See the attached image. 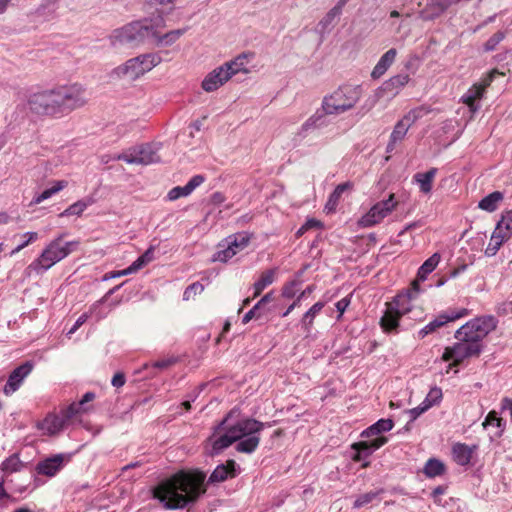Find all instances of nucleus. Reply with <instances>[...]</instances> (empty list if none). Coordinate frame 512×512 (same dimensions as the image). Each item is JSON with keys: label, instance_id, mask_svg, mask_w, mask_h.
Returning <instances> with one entry per match:
<instances>
[{"label": "nucleus", "instance_id": "5fc2aeb1", "mask_svg": "<svg viewBox=\"0 0 512 512\" xmlns=\"http://www.w3.org/2000/svg\"><path fill=\"white\" fill-rule=\"evenodd\" d=\"M307 127L308 125L302 124L298 131L291 138V142L294 147L299 146L302 143V141L310 135Z\"/></svg>", "mask_w": 512, "mask_h": 512}, {"label": "nucleus", "instance_id": "c756f323", "mask_svg": "<svg viewBox=\"0 0 512 512\" xmlns=\"http://www.w3.org/2000/svg\"><path fill=\"white\" fill-rule=\"evenodd\" d=\"M393 426L394 423L391 419H380L376 423L365 429L361 433V436L367 438L371 436H376L380 433L392 430Z\"/></svg>", "mask_w": 512, "mask_h": 512}, {"label": "nucleus", "instance_id": "423d86ee", "mask_svg": "<svg viewBox=\"0 0 512 512\" xmlns=\"http://www.w3.org/2000/svg\"><path fill=\"white\" fill-rule=\"evenodd\" d=\"M362 95L361 85L343 84L323 98L321 108L324 114L340 115L353 109Z\"/></svg>", "mask_w": 512, "mask_h": 512}, {"label": "nucleus", "instance_id": "2f4dec72", "mask_svg": "<svg viewBox=\"0 0 512 512\" xmlns=\"http://www.w3.org/2000/svg\"><path fill=\"white\" fill-rule=\"evenodd\" d=\"M326 116H328V114H324V111L322 109H321V111L317 110L303 124L308 125L307 129L309 130V133L312 134L316 130H319V129L327 126Z\"/></svg>", "mask_w": 512, "mask_h": 512}, {"label": "nucleus", "instance_id": "f03ea898", "mask_svg": "<svg viewBox=\"0 0 512 512\" xmlns=\"http://www.w3.org/2000/svg\"><path fill=\"white\" fill-rule=\"evenodd\" d=\"M205 480L206 473L203 471H180L155 487L153 496L166 509H182L190 504H194L205 494Z\"/></svg>", "mask_w": 512, "mask_h": 512}, {"label": "nucleus", "instance_id": "e2e57ef3", "mask_svg": "<svg viewBox=\"0 0 512 512\" xmlns=\"http://www.w3.org/2000/svg\"><path fill=\"white\" fill-rule=\"evenodd\" d=\"M504 34H495L491 37L484 45L486 51H492L496 47L497 44L503 39Z\"/></svg>", "mask_w": 512, "mask_h": 512}, {"label": "nucleus", "instance_id": "39448f33", "mask_svg": "<svg viewBox=\"0 0 512 512\" xmlns=\"http://www.w3.org/2000/svg\"><path fill=\"white\" fill-rule=\"evenodd\" d=\"M64 233L57 236L50 241L43 249L37 259H35L28 268L36 274L41 275L49 270L56 263L66 258L69 254L74 252L78 245V241L63 242Z\"/></svg>", "mask_w": 512, "mask_h": 512}, {"label": "nucleus", "instance_id": "79ce46f5", "mask_svg": "<svg viewBox=\"0 0 512 512\" xmlns=\"http://www.w3.org/2000/svg\"><path fill=\"white\" fill-rule=\"evenodd\" d=\"M87 409L85 407H81V405L78 402L71 403L68 407H66L64 410H62V416L65 419V421L71 420L76 415L85 412Z\"/></svg>", "mask_w": 512, "mask_h": 512}, {"label": "nucleus", "instance_id": "72a5a7b5", "mask_svg": "<svg viewBox=\"0 0 512 512\" xmlns=\"http://www.w3.org/2000/svg\"><path fill=\"white\" fill-rule=\"evenodd\" d=\"M440 261V255L438 253H434L431 257H429L419 268L417 273V280L424 281L426 277L437 267Z\"/></svg>", "mask_w": 512, "mask_h": 512}, {"label": "nucleus", "instance_id": "58836bf2", "mask_svg": "<svg viewBox=\"0 0 512 512\" xmlns=\"http://www.w3.org/2000/svg\"><path fill=\"white\" fill-rule=\"evenodd\" d=\"M2 470L7 473L18 472L23 467L18 454H13L2 462Z\"/></svg>", "mask_w": 512, "mask_h": 512}, {"label": "nucleus", "instance_id": "69168bd1", "mask_svg": "<svg viewBox=\"0 0 512 512\" xmlns=\"http://www.w3.org/2000/svg\"><path fill=\"white\" fill-rule=\"evenodd\" d=\"M88 319V315L86 313L82 314L68 331L67 335H72L77 331V329L82 326Z\"/></svg>", "mask_w": 512, "mask_h": 512}, {"label": "nucleus", "instance_id": "ea45409f", "mask_svg": "<svg viewBox=\"0 0 512 512\" xmlns=\"http://www.w3.org/2000/svg\"><path fill=\"white\" fill-rule=\"evenodd\" d=\"M391 64L390 55L383 54L371 73L372 78H380Z\"/></svg>", "mask_w": 512, "mask_h": 512}, {"label": "nucleus", "instance_id": "de8ad7c7", "mask_svg": "<svg viewBox=\"0 0 512 512\" xmlns=\"http://www.w3.org/2000/svg\"><path fill=\"white\" fill-rule=\"evenodd\" d=\"M149 264V262L144 258L143 255L139 256L129 267H127L124 270L120 271V274H132L140 269H142L144 266Z\"/></svg>", "mask_w": 512, "mask_h": 512}, {"label": "nucleus", "instance_id": "c03bdc74", "mask_svg": "<svg viewBox=\"0 0 512 512\" xmlns=\"http://www.w3.org/2000/svg\"><path fill=\"white\" fill-rule=\"evenodd\" d=\"M24 240L17 245L11 252V254H16L20 252L22 249L27 247L29 244L35 242L38 239V233L37 232H26L22 234L21 236Z\"/></svg>", "mask_w": 512, "mask_h": 512}, {"label": "nucleus", "instance_id": "cd10ccee", "mask_svg": "<svg viewBox=\"0 0 512 512\" xmlns=\"http://www.w3.org/2000/svg\"><path fill=\"white\" fill-rule=\"evenodd\" d=\"M250 235L246 232H240L228 236L224 241L229 247L233 248L235 255L244 250L250 243Z\"/></svg>", "mask_w": 512, "mask_h": 512}, {"label": "nucleus", "instance_id": "0eeeda50", "mask_svg": "<svg viewBox=\"0 0 512 512\" xmlns=\"http://www.w3.org/2000/svg\"><path fill=\"white\" fill-rule=\"evenodd\" d=\"M161 61L154 53L142 54L127 60L124 64L115 67L111 75L120 79L136 80L152 70Z\"/></svg>", "mask_w": 512, "mask_h": 512}, {"label": "nucleus", "instance_id": "f3484780", "mask_svg": "<svg viewBox=\"0 0 512 512\" xmlns=\"http://www.w3.org/2000/svg\"><path fill=\"white\" fill-rule=\"evenodd\" d=\"M387 442L386 437H378L371 441H361L358 443H354L352 445V449L355 450V455L353 456L354 461H364L362 467L366 468L369 466V461H366L368 457L377 449L382 447Z\"/></svg>", "mask_w": 512, "mask_h": 512}, {"label": "nucleus", "instance_id": "aec40b11", "mask_svg": "<svg viewBox=\"0 0 512 512\" xmlns=\"http://www.w3.org/2000/svg\"><path fill=\"white\" fill-rule=\"evenodd\" d=\"M69 460V454H55L44 459L43 461H40L36 465V471L40 475L53 477L63 468L64 463L68 462Z\"/></svg>", "mask_w": 512, "mask_h": 512}, {"label": "nucleus", "instance_id": "c85d7f7f", "mask_svg": "<svg viewBox=\"0 0 512 512\" xmlns=\"http://www.w3.org/2000/svg\"><path fill=\"white\" fill-rule=\"evenodd\" d=\"M455 462L461 466L468 465L472 458V450L469 446L457 443L452 449Z\"/></svg>", "mask_w": 512, "mask_h": 512}, {"label": "nucleus", "instance_id": "e433bc0d", "mask_svg": "<svg viewBox=\"0 0 512 512\" xmlns=\"http://www.w3.org/2000/svg\"><path fill=\"white\" fill-rule=\"evenodd\" d=\"M324 302H316L302 317L301 323L306 329H309L317 314L321 312L324 307Z\"/></svg>", "mask_w": 512, "mask_h": 512}, {"label": "nucleus", "instance_id": "13d9d810", "mask_svg": "<svg viewBox=\"0 0 512 512\" xmlns=\"http://www.w3.org/2000/svg\"><path fill=\"white\" fill-rule=\"evenodd\" d=\"M300 282L293 280L289 283L285 284L282 288V296L284 298L290 299L293 298L296 294V288L299 286Z\"/></svg>", "mask_w": 512, "mask_h": 512}, {"label": "nucleus", "instance_id": "a211bd4d", "mask_svg": "<svg viewBox=\"0 0 512 512\" xmlns=\"http://www.w3.org/2000/svg\"><path fill=\"white\" fill-rule=\"evenodd\" d=\"M165 27V19L162 12L157 11L150 18H144L129 23L124 32H153Z\"/></svg>", "mask_w": 512, "mask_h": 512}, {"label": "nucleus", "instance_id": "f8f14e48", "mask_svg": "<svg viewBox=\"0 0 512 512\" xmlns=\"http://www.w3.org/2000/svg\"><path fill=\"white\" fill-rule=\"evenodd\" d=\"M116 158L128 164L140 165H149L159 162L160 160V157L157 154V149L151 144H142L131 148L128 151L119 154Z\"/></svg>", "mask_w": 512, "mask_h": 512}, {"label": "nucleus", "instance_id": "680f3d73", "mask_svg": "<svg viewBox=\"0 0 512 512\" xmlns=\"http://www.w3.org/2000/svg\"><path fill=\"white\" fill-rule=\"evenodd\" d=\"M492 236L494 239L501 240L502 243H505L506 241H508L511 238L512 235L507 233V231L502 229V227L500 228V227L496 226L492 233Z\"/></svg>", "mask_w": 512, "mask_h": 512}, {"label": "nucleus", "instance_id": "c9c22d12", "mask_svg": "<svg viewBox=\"0 0 512 512\" xmlns=\"http://www.w3.org/2000/svg\"><path fill=\"white\" fill-rule=\"evenodd\" d=\"M275 269H270L263 272L260 278L254 283V297L261 294V292L274 281Z\"/></svg>", "mask_w": 512, "mask_h": 512}, {"label": "nucleus", "instance_id": "7c9ffc66", "mask_svg": "<svg viewBox=\"0 0 512 512\" xmlns=\"http://www.w3.org/2000/svg\"><path fill=\"white\" fill-rule=\"evenodd\" d=\"M67 184L68 183L65 180L56 181L51 188H48V189L44 190L42 193L36 195L30 202V206L40 204L44 200L49 199L54 194L63 190L67 186Z\"/></svg>", "mask_w": 512, "mask_h": 512}, {"label": "nucleus", "instance_id": "bb28decb", "mask_svg": "<svg viewBox=\"0 0 512 512\" xmlns=\"http://www.w3.org/2000/svg\"><path fill=\"white\" fill-rule=\"evenodd\" d=\"M437 174L436 168H431L425 173H416L413 176V180L419 184L420 191L424 194H428L432 190V183Z\"/></svg>", "mask_w": 512, "mask_h": 512}, {"label": "nucleus", "instance_id": "7ed1b4c3", "mask_svg": "<svg viewBox=\"0 0 512 512\" xmlns=\"http://www.w3.org/2000/svg\"><path fill=\"white\" fill-rule=\"evenodd\" d=\"M230 415L231 413L215 427L214 435L208 439L211 444L210 454L218 455L235 442H237L235 446L237 452L253 453L259 446V434L266 423L253 418H244L238 420L234 425L226 426ZM267 426L270 425L267 424Z\"/></svg>", "mask_w": 512, "mask_h": 512}, {"label": "nucleus", "instance_id": "3c124183", "mask_svg": "<svg viewBox=\"0 0 512 512\" xmlns=\"http://www.w3.org/2000/svg\"><path fill=\"white\" fill-rule=\"evenodd\" d=\"M348 2V0H340L338 4L333 7L324 18V27L326 28V25L334 20L335 17H338L341 14L342 8L345 6V4Z\"/></svg>", "mask_w": 512, "mask_h": 512}, {"label": "nucleus", "instance_id": "603ef678", "mask_svg": "<svg viewBox=\"0 0 512 512\" xmlns=\"http://www.w3.org/2000/svg\"><path fill=\"white\" fill-rule=\"evenodd\" d=\"M178 0H146V3L150 6H160L162 11L166 10L171 12L175 9Z\"/></svg>", "mask_w": 512, "mask_h": 512}, {"label": "nucleus", "instance_id": "bf43d9fd", "mask_svg": "<svg viewBox=\"0 0 512 512\" xmlns=\"http://www.w3.org/2000/svg\"><path fill=\"white\" fill-rule=\"evenodd\" d=\"M503 245L501 240L494 239L491 235L490 241L485 249V255L488 257H492L496 255L500 247Z\"/></svg>", "mask_w": 512, "mask_h": 512}, {"label": "nucleus", "instance_id": "9d476101", "mask_svg": "<svg viewBox=\"0 0 512 512\" xmlns=\"http://www.w3.org/2000/svg\"><path fill=\"white\" fill-rule=\"evenodd\" d=\"M179 34H116L110 38V43L114 47L130 45L137 40L138 37L146 36V40L154 47L163 48L172 45L178 39Z\"/></svg>", "mask_w": 512, "mask_h": 512}, {"label": "nucleus", "instance_id": "4468645a", "mask_svg": "<svg viewBox=\"0 0 512 512\" xmlns=\"http://www.w3.org/2000/svg\"><path fill=\"white\" fill-rule=\"evenodd\" d=\"M397 202L394 200V194H390L388 199L377 202L370 210L362 216L360 224L363 227H371L380 223L387 217L396 207Z\"/></svg>", "mask_w": 512, "mask_h": 512}, {"label": "nucleus", "instance_id": "2eb2a0df", "mask_svg": "<svg viewBox=\"0 0 512 512\" xmlns=\"http://www.w3.org/2000/svg\"><path fill=\"white\" fill-rule=\"evenodd\" d=\"M469 314L468 309L460 308V309H449L444 313L439 314L436 318L430 321L425 327H423L418 332V338L423 339L427 335L435 332L437 329L441 328L445 324L465 317Z\"/></svg>", "mask_w": 512, "mask_h": 512}, {"label": "nucleus", "instance_id": "f257e3e1", "mask_svg": "<svg viewBox=\"0 0 512 512\" xmlns=\"http://www.w3.org/2000/svg\"><path fill=\"white\" fill-rule=\"evenodd\" d=\"M88 100L86 88L72 83L31 93L27 98V108L39 117L61 119L83 108Z\"/></svg>", "mask_w": 512, "mask_h": 512}, {"label": "nucleus", "instance_id": "9b49d317", "mask_svg": "<svg viewBox=\"0 0 512 512\" xmlns=\"http://www.w3.org/2000/svg\"><path fill=\"white\" fill-rule=\"evenodd\" d=\"M424 112L423 108L412 109L395 124L386 146L387 153H392L396 144L404 140L409 128L423 116Z\"/></svg>", "mask_w": 512, "mask_h": 512}, {"label": "nucleus", "instance_id": "a18cd8bd", "mask_svg": "<svg viewBox=\"0 0 512 512\" xmlns=\"http://www.w3.org/2000/svg\"><path fill=\"white\" fill-rule=\"evenodd\" d=\"M149 264V262L144 258L143 255L139 256L129 267H127L124 270L120 271V274H132L140 269H142L144 266Z\"/></svg>", "mask_w": 512, "mask_h": 512}, {"label": "nucleus", "instance_id": "f704fd0d", "mask_svg": "<svg viewBox=\"0 0 512 512\" xmlns=\"http://www.w3.org/2000/svg\"><path fill=\"white\" fill-rule=\"evenodd\" d=\"M423 472L427 477L434 478L444 474L445 465L442 461L436 458H431L426 462Z\"/></svg>", "mask_w": 512, "mask_h": 512}, {"label": "nucleus", "instance_id": "393cba45", "mask_svg": "<svg viewBox=\"0 0 512 512\" xmlns=\"http://www.w3.org/2000/svg\"><path fill=\"white\" fill-rule=\"evenodd\" d=\"M460 0H430L426 10L423 12L425 19L433 18L443 13L452 4L458 3Z\"/></svg>", "mask_w": 512, "mask_h": 512}, {"label": "nucleus", "instance_id": "473e14b6", "mask_svg": "<svg viewBox=\"0 0 512 512\" xmlns=\"http://www.w3.org/2000/svg\"><path fill=\"white\" fill-rule=\"evenodd\" d=\"M503 199V194L494 191L485 196L478 204V207L487 212H494L498 208L499 202Z\"/></svg>", "mask_w": 512, "mask_h": 512}, {"label": "nucleus", "instance_id": "774afa93", "mask_svg": "<svg viewBox=\"0 0 512 512\" xmlns=\"http://www.w3.org/2000/svg\"><path fill=\"white\" fill-rule=\"evenodd\" d=\"M259 304H255L252 309H250L243 317L242 322L244 324L248 323L251 319L258 316L257 311L259 310Z\"/></svg>", "mask_w": 512, "mask_h": 512}, {"label": "nucleus", "instance_id": "a19ab883", "mask_svg": "<svg viewBox=\"0 0 512 512\" xmlns=\"http://www.w3.org/2000/svg\"><path fill=\"white\" fill-rule=\"evenodd\" d=\"M87 206H88L87 202H85L83 200H79V201L73 203L72 205H70L63 212H61L59 214V217H66V216H71V215L80 216L83 213V211L87 208Z\"/></svg>", "mask_w": 512, "mask_h": 512}, {"label": "nucleus", "instance_id": "ddd939ff", "mask_svg": "<svg viewBox=\"0 0 512 512\" xmlns=\"http://www.w3.org/2000/svg\"><path fill=\"white\" fill-rule=\"evenodd\" d=\"M409 75L407 73H400L385 81L376 91L374 98L367 104L366 111H369L375 103L380 99H392L401 89L408 83Z\"/></svg>", "mask_w": 512, "mask_h": 512}, {"label": "nucleus", "instance_id": "412c9836", "mask_svg": "<svg viewBox=\"0 0 512 512\" xmlns=\"http://www.w3.org/2000/svg\"><path fill=\"white\" fill-rule=\"evenodd\" d=\"M237 464L234 460H228L225 464L218 465L211 473L207 480V484H218L237 475Z\"/></svg>", "mask_w": 512, "mask_h": 512}, {"label": "nucleus", "instance_id": "4d7b16f0", "mask_svg": "<svg viewBox=\"0 0 512 512\" xmlns=\"http://www.w3.org/2000/svg\"><path fill=\"white\" fill-rule=\"evenodd\" d=\"M203 290L204 286L200 282H194L185 289L183 299L189 300L193 295L202 293Z\"/></svg>", "mask_w": 512, "mask_h": 512}, {"label": "nucleus", "instance_id": "4c0bfd02", "mask_svg": "<svg viewBox=\"0 0 512 512\" xmlns=\"http://www.w3.org/2000/svg\"><path fill=\"white\" fill-rule=\"evenodd\" d=\"M218 248L217 252L213 255V261L225 263L235 255L233 248L229 247L225 241L220 243Z\"/></svg>", "mask_w": 512, "mask_h": 512}, {"label": "nucleus", "instance_id": "5701e85b", "mask_svg": "<svg viewBox=\"0 0 512 512\" xmlns=\"http://www.w3.org/2000/svg\"><path fill=\"white\" fill-rule=\"evenodd\" d=\"M384 490L382 488L369 491L356 497L353 502V509H360L363 507H372L378 505L382 500V494Z\"/></svg>", "mask_w": 512, "mask_h": 512}, {"label": "nucleus", "instance_id": "1a4fd4ad", "mask_svg": "<svg viewBox=\"0 0 512 512\" xmlns=\"http://www.w3.org/2000/svg\"><path fill=\"white\" fill-rule=\"evenodd\" d=\"M459 342L451 347H446L443 353L444 361H452L449 367L461 364L465 359L470 357H477L483 349L482 344L473 343L467 338H457Z\"/></svg>", "mask_w": 512, "mask_h": 512}, {"label": "nucleus", "instance_id": "6e6d98bb", "mask_svg": "<svg viewBox=\"0 0 512 512\" xmlns=\"http://www.w3.org/2000/svg\"><path fill=\"white\" fill-rule=\"evenodd\" d=\"M188 195H190V193L188 192L186 185L176 186L168 192L167 198L170 201H174L179 199L180 197H186Z\"/></svg>", "mask_w": 512, "mask_h": 512}, {"label": "nucleus", "instance_id": "338daca9", "mask_svg": "<svg viewBox=\"0 0 512 512\" xmlns=\"http://www.w3.org/2000/svg\"><path fill=\"white\" fill-rule=\"evenodd\" d=\"M125 382H126L125 375L123 373L119 372L113 376L111 384L116 388H120L125 384Z\"/></svg>", "mask_w": 512, "mask_h": 512}, {"label": "nucleus", "instance_id": "37998d69", "mask_svg": "<svg viewBox=\"0 0 512 512\" xmlns=\"http://www.w3.org/2000/svg\"><path fill=\"white\" fill-rule=\"evenodd\" d=\"M503 426L502 418H499L495 411H490L483 422L484 428L497 427L500 428V432L503 430Z\"/></svg>", "mask_w": 512, "mask_h": 512}, {"label": "nucleus", "instance_id": "a878e982", "mask_svg": "<svg viewBox=\"0 0 512 512\" xmlns=\"http://www.w3.org/2000/svg\"><path fill=\"white\" fill-rule=\"evenodd\" d=\"M248 56L249 54L242 53L235 57L233 60L226 62L224 65H222L225 72L229 75V78H231L239 72H248V69L246 68Z\"/></svg>", "mask_w": 512, "mask_h": 512}, {"label": "nucleus", "instance_id": "49530a36", "mask_svg": "<svg viewBox=\"0 0 512 512\" xmlns=\"http://www.w3.org/2000/svg\"><path fill=\"white\" fill-rule=\"evenodd\" d=\"M149 264V262L144 258L143 255L139 256L129 267H127L124 270L120 271V274H132L140 269H142L144 266Z\"/></svg>", "mask_w": 512, "mask_h": 512}, {"label": "nucleus", "instance_id": "8fccbe9b", "mask_svg": "<svg viewBox=\"0 0 512 512\" xmlns=\"http://www.w3.org/2000/svg\"><path fill=\"white\" fill-rule=\"evenodd\" d=\"M348 2V0H340L338 4L333 7L324 18V27L326 28V25L334 20L335 17H338L341 14L342 8L345 6V4Z\"/></svg>", "mask_w": 512, "mask_h": 512}, {"label": "nucleus", "instance_id": "6ab92c4d", "mask_svg": "<svg viewBox=\"0 0 512 512\" xmlns=\"http://www.w3.org/2000/svg\"><path fill=\"white\" fill-rule=\"evenodd\" d=\"M33 364L30 361H26L17 368H15L9 375L8 380L3 388L5 395L9 396L16 392L24 379L32 372Z\"/></svg>", "mask_w": 512, "mask_h": 512}, {"label": "nucleus", "instance_id": "dca6fc26", "mask_svg": "<svg viewBox=\"0 0 512 512\" xmlns=\"http://www.w3.org/2000/svg\"><path fill=\"white\" fill-rule=\"evenodd\" d=\"M495 74H498L497 70L490 72L482 79L481 83L474 84L462 95L461 101L469 107L471 112H476L479 109L476 101L482 98L485 89L491 84Z\"/></svg>", "mask_w": 512, "mask_h": 512}, {"label": "nucleus", "instance_id": "20e7f679", "mask_svg": "<svg viewBox=\"0 0 512 512\" xmlns=\"http://www.w3.org/2000/svg\"><path fill=\"white\" fill-rule=\"evenodd\" d=\"M419 292L418 281H413L409 289L397 294L392 302L387 304V309L380 319V326L384 332L390 333L397 330L400 318L412 310L411 302Z\"/></svg>", "mask_w": 512, "mask_h": 512}, {"label": "nucleus", "instance_id": "b1692460", "mask_svg": "<svg viewBox=\"0 0 512 512\" xmlns=\"http://www.w3.org/2000/svg\"><path fill=\"white\" fill-rule=\"evenodd\" d=\"M66 424L63 416L48 415L39 425V429L47 435H55L60 432Z\"/></svg>", "mask_w": 512, "mask_h": 512}, {"label": "nucleus", "instance_id": "6e6552de", "mask_svg": "<svg viewBox=\"0 0 512 512\" xmlns=\"http://www.w3.org/2000/svg\"><path fill=\"white\" fill-rule=\"evenodd\" d=\"M497 326V320L493 316L477 317L461 326L455 333V338H467L476 344H482V340Z\"/></svg>", "mask_w": 512, "mask_h": 512}, {"label": "nucleus", "instance_id": "09e8293b", "mask_svg": "<svg viewBox=\"0 0 512 512\" xmlns=\"http://www.w3.org/2000/svg\"><path fill=\"white\" fill-rule=\"evenodd\" d=\"M348 2V0H340L338 4L333 7L324 18V27L326 28V25L334 20L335 17H338L341 14L342 8L345 6V4Z\"/></svg>", "mask_w": 512, "mask_h": 512}, {"label": "nucleus", "instance_id": "864d4df0", "mask_svg": "<svg viewBox=\"0 0 512 512\" xmlns=\"http://www.w3.org/2000/svg\"><path fill=\"white\" fill-rule=\"evenodd\" d=\"M498 227H502L507 233L512 235V210L506 211L501 219L498 221L497 225Z\"/></svg>", "mask_w": 512, "mask_h": 512}, {"label": "nucleus", "instance_id": "0e129e2a", "mask_svg": "<svg viewBox=\"0 0 512 512\" xmlns=\"http://www.w3.org/2000/svg\"><path fill=\"white\" fill-rule=\"evenodd\" d=\"M427 396L430 399H432V401H435L438 404V403H440V401L443 397L442 390H441V388L434 386L429 390Z\"/></svg>", "mask_w": 512, "mask_h": 512}, {"label": "nucleus", "instance_id": "052dcab7", "mask_svg": "<svg viewBox=\"0 0 512 512\" xmlns=\"http://www.w3.org/2000/svg\"><path fill=\"white\" fill-rule=\"evenodd\" d=\"M205 181V177L203 175H195L193 176L186 184L188 192L191 194L198 186H200Z\"/></svg>", "mask_w": 512, "mask_h": 512}, {"label": "nucleus", "instance_id": "4be33fe9", "mask_svg": "<svg viewBox=\"0 0 512 512\" xmlns=\"http://www.w3.org/2000/svg\"><path fill=\"white\" fill-rule=\"evenodd\" d=\"M229 75L222 66L208 73L202 81V88L206 92H213L229 80Z\"/></svg>", "mask_w": 512, "mask_h": 512}]
</instances>
